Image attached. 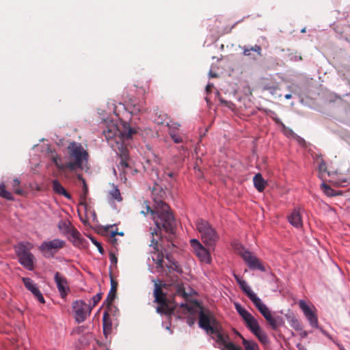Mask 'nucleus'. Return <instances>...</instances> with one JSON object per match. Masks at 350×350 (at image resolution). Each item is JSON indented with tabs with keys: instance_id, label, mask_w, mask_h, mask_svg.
<instances>
[{
	"instance_id": "obj_1",
	"label": "nucleus",
	"mask_w": 350,
	"mask_h": 350,
	"mask_svg": "<svg viewBox=\"0 0 350 350\" xmlns=\"http://www.w3.org/2000/svg\"><path fill=\"white\" fill-rule=\"evenodd\" d=\"M135 133H137V130L135 128L131 127L126 123L123 124L122 130H120L116 125L112 124L108 126L106 130L103 131V135L105 138L120 158V161L118 167L119 170L122 171L129 167L127 162L129 151L126 147V140L131 139Z\"/></svg>"
},
{
	"instance_id": "obj_2",
	"label": "nucleus",
	"mask_w": 350,
	"mask_h": 350,
	"mask_svg": "<svg viewBox=\"0 0 350 350\" xmlns=\"http://www.w3.org/2000/svg\"><path fill=\"white\" fill-rule=\"evenodd\" d=\"M142 207L144 208L140 212L142 214L146 215L150 213L153 215L157 229L152 232V236L154 234L158 235V232L161 228L170 234L175 232L176 223L168 204L161 200L156 202V206L153 210L150 208L148 202L144 201Z\"/></svg>"
},
{
	"instance_id": "obj_3",
	"label": "nucleus",
	"mask_w": 350,
	"mask_h": 350,
	"mask_svg": "<svg viewBox=\"0 0 350 350\" xmlns=\"http://www.w3.org/2000/svg\"><path fill=\"white\" fill-rule=\"evenodd\" d=\"M68 153L70 161L66 163L69 172H75L77 169L83 170L88 163L89 154L82 145L77 142H71L68 146Z\"/></svg>"
},
{
	"instance_id": "obj_4",
	"label": "nucleus",
	"mask_w": 350,
	"mask_h": 350,
	"mask_svg": "<svg viewBox=\"0 0 350 350\" xmlns=\"http://www.w3.org/2000/svg\"><path fill=\"white\" fill-rule=\"evenodd\" d=\"M241 289L247 295L250 299L252 301L255 307L264 317L267 323L273 329H277L278 324L276 319L272 316L269 308L261 301V299L255 294L250 287L247 284L245 280L239 282Z\"/></svg>"
},
{
	"instance_id": "obj_5",
	"label": "nucleus",
	"mask_w": 350,
	"mask_h": 350,
	"mask_svg": "<svg viewBox=\"0 0 350 350\" xmlns=\"http://www.w3.org/2000/svg\"><path fill=\"white\" fill-rule=\"evenodd\" d=\"M154 302L158 304L156 308L157 313L172 315L176 308L175 304L167 298L166 295L163 292L161 286L155 282L154 290Z\"/></svg>"
},
{
	"instance_id": "obj_6",
	"label": "nucleus",
	"mask_w": 350,
	"mask_h": 350,
	"mask_svg": "<svg viewBox=\"0 0 350 350\" xmlns=\"http://www.w3.org/2000/svg\"><path fill=\"white\" fill-rule=\"evenodd\" d=\"M196 226L203 243L208 247L215 245L219 238L215 228L207 221L202 219H197Z\"/></svg>"
},
{
	"instance_id": "obj_7",
	"label": "nucleus",
	"mask_w": 350,
	"mask_h": 350,
	"mask_svg": "<svg viewBox=\"0 0 350 350\" xmlns=\"http://www.w3.org/2000/svg\"><path fill=\"white\" fill-rule=\"evenodd\" d=\"M33 245L31 243H19L14 246L19 262L27 270L34 268V256L30 252Z\"/></svg>"
},
{
	"instance_id": "obj_8",
	"label": "nucleus",
	"mask_w": 350,
	"mask_h": 350,
	"mask_svg": "<svg viewBox=\"0 0 350 350\" xmlns=\"http://www.w3.org/2000/svg\"><path fill=\"white\" fill-rule=\"evenodd\" d=\"M199 312V326L204 329L208 334L217 332L218 323L213 313L203 307H200Z\"/></svg>"
},
{
	"instance_id": "obj_9",
	"label": "nucleus",
	"mask_w": 350,
	"mask_h": 350,
	"mask_svg": "<svg viewBox=\"0 0 350 350\" xmlns=\"http://www.w3.org/2000/svg\"><path fill=\"white\" fill-rule=\"evenodd\" d=\"M65 244L64 241L55 239L42 242L38 249L45 258H49L53 257L60 249L65 246Z\"/></svg>"
},
{
	"instance_id": "obj_10",
	"label": "nucleus",
	"mask_w": 350,
	"mask_h": 350,
	"mask_svg": "<svg viewBox=\"0 0 350 350\" xmlns=\"http://www.w3.org/2000/svg\"><path fill=\"white\" fill-rule=\"evenodd\" d=\"M165 258L169 262L168 264H165L167 269H165L163 265V256L162 254H161L158 253L156 258H152L153 261L156 264V269L157 271L165 273L166 275H167L168 273H170L172 271H180V269L178 268L177 262L172 260V256L170 255L167 254Z\"/></svg>"
},
{
	"instance_id": "obj_11",
	"label": "nucleus",
	"mask_w": 350,
	"mask_h": 350,
	"mask_svg": "<svg viewBox=\"0 0 350 350\" xmlns=\"http://www.w3.org/2000/svg\"><path fill=\"white\" fill-rule=\"evenodd\" d=\"M234 307L239 314L243 319L246 327L252 332L258 331L260 327L258 321L247 310L239 303H234Z\"/></svg>"
},
{
	"instance_id": "obj_12",
	"label": "nucleus",
	"mask_w": 350,
	"mask_h": 350,
	"mask_svg": "<svg viewBox=\"0 0 350 350\" xmlns=\"http://www.w3.org/2000/svg\"><path fill=\"white\" fill-rule=\"evenodd\" d=\"M72 308L75 313V319L78 323L83 322L90 315L92 309V307L81 300L73 302Z\"/></svg>"
},
{
	"instance_id": "obj_13",
	"label": "nucleus",
	"mask_w": 350,
	"mask_h": 350,
	"mask_svg": "<svg viewBox=\"0 0 350 350\" xmlns=\"http://www.w3.org/2000/svg\"><path fill=\"white\" fill-rule=\"evenodd\" d=\"M191 246L196 256L199 260L204 263L209 264L211 262V257L209 252L196 239L190 241Z\"/></svg>"
},
{
	"instance_id": "obj_14",
	"label": "nucleus",
	"mask_w": 350,
	"mask_h": 350,
	"mask_svg": "<svg viewBox=\"0 0 350 350\" xmlns=\"http://www.w3.org/2000/svg\"><path fill=\"white\" fill-rule=\"evenodd\" d=\"M241 257L245 261L251 269H258L265 271V269L258 258L254 256L250 251L245 250L241 252Z\"/></svg>"
},
{
	"instance_id": "obj_15",
	"label": "nucleus",
	"mask_w": 350,
	"mask_h": 350,
	"mask_svg": "<svg viewBox=\"0 0 350 350\" xmlns=\"http://www.w3.org/2000/svg\"><path fill=\"white\" fill-rule=\"evenodd\" d=\"M22 280L25 288L29 290L41 304H44V298L34 282L29 278H23Z\"/></svg>"
},
{
	"instance_id": "obj_16",
	"label": "nucleus",
	"mask_w": 350,
	"mask_h": 350,
	"mask_svg": "<svg viewBox=\"0 0 350 350\" xmlns=\"http://www.w3.org/2000/svg\"><path fill=\"white\" fill-rule=\"evenodd\" d=\"M299 308L302 310L304 315L312 327H317L318 323L317 317L312 309L307 305L304 300L299 301Z\"/></svg>"
},
{
	"instance_id": "obj_17",
	"label": "nucleus",
	"mask_w": 350,
	"mask_h": 350,
	"mask_svg": "<svg viewBox=\"0 0 350 350\" xmlns=\"http://www.w3.org/2000/svg\"><path fill=\"white\" fill-rule=\"evenodd\" d=\"M54 279L61 297L62 298H64L67 295V291L68 290V282L66 278L64 276H63L60 273L56 272L55 274Z\"/></svg>"
},
{
	"instance_id": "obj_18",
	"label": "nucleus",
	"mask_w": 350,
	"mask_h": 350,
	"mask_svg": "<svg viewBox=\"0 0 350 350\" xmlns=\"http://www.w3.org/2000/svg\"><path fill=\"white\" fill-rule=\"evenodd\" d=\"M217 336V342L227 350H242L240 347L236 346L234 343L228 341V337L224 336L217 329V333H214Z\"/></svg>"
},
{
	"instance_id": "obj_19",
	"label": "nucleus",
	"mask_w": 350,
	"mask_h": 350,
	"mask_svg": "<svg viewBox=\"0 0 350 350\" xmlns=\"http://www.w3.org/2000/svg\"><path fill=\"white\" fill-rule=\"evenodd\" d=\"M58 228L64 232L70 233L74 239H79L80 233L75 228L71 227L68 222L60 221L58 224Z\"/></svg>"
},
{
	"instance_id": "obj_20",
	"label": "nucleus",
	"mask_w": 350,
	"mask_h": 350,
	"mask_svg": "<svg viewBox=\"0 0 350 350\" xmlns=\"http://www.w3.org/2000/svg\"><path fill=\"white\" fill-rule=\"evenodd\" d=\"M117 288L118 282L113 278H111V288L106 299L104 301V304H106L108 307L112 304L113 300L116 298Z\"/></svg>"
},
{
	"instance_id": "obj_21",
	"label": "nucleus",
	"mask_w": 350,
	"mask_h": 350,
	"mask_svg": "<svg viewBox=\"0 0 350 350\" xmlns=\"http://www.w3.org/2000/svg\"><path fill=\"white\" fill-rule=\"evenodd\" d=\"M289 223L296 227L301 228L302 226V219L300 213L298 210L294 209L291 214L288 217Z\"/></svg>"
},
{
	"instance_id": "obj_22",
	"label": "nucleus",
	"mask_w": 350,
	"mask_h": 350,
	"mask_svg": "<svg viewBox=\"0 0 350 350\" xmlns=\"http://www.w3.org/2000/svg\"><path fill=\"white\" fill-rule=\"evenodd\" d=\"M52 188L54 192L57 194L63 196L67 199L71 198L70 194L64 189L57 180H53L52 181Z\"/></svg>"
},
{
	"instance_id": "obj_23",
	"label": "nucleus",
	"mask_w": 350,
	"mask_h": 350,
	"mask_svg": "<svg viewBox=\"0 0 350 350\" xmlns=\"http://www.w3.org/2000/svg\"><path fill=\"white\" fill-rule=\"evenodd\" d=\"M253 182L255 188L259 191L262 192L265 189V187L267 185V182L265 180L262 178V176L261 174L258 173L256 174L254 178Z\"/></svg>"
},
{
	"instance_id": "obj_24",
	"label": "nucleus",
	"mask_w": 350,
	"mask_h": 350,
	"mask_svg": "<svg viewBox=\"0 0 350 350\" xmlns=\"http://www.w3.org/2000/svg\"><path fill=\"white\" fill-rule=\"evenodd\" d=\"M103 332L105 335L111 332V321L110 319V315L107 311H105L103 315Z\"/></svg>"
},
{
	"instance_id": "obj_25",
	"label": "nucleus",
	"mask_w": 350,
	"mask_h": 350,
	"mask_svg": "<svg viewBox=\"0 0 350 350\" xmlns=\"http://www.w3.org/2000/svg\"><path fill=\"white\" fill-rule=\"evenodd\" d=\"M242 339V344L245 350H259L258 345L254 340H247L241 335H239Z\"/></svg>"
},
{
	"instance_id": "obj_26",
	"label": "nucleus",
	"mask_w": 350,
	"mask_h": 350,
	"mask_svg": "<svg viewBox=\"0 0 350 350\" xmlns=\"http://www.w3.org/2000/svg\"><path fill=\"white\" fill-rule=\"evenodd\" d=\"M243 55L245 56H250L251 55V51L256 52L258 56H261V47L259 45H254L253 46H243Z\"/></svg>"
},
{
	"instance_id": "obj_27",
	"label": "nucleus",
	"mask_w": 350,
	"mask_h": 350,
	"mask_svg": "<svg viewBox=\"0 0 350 350\" xmlns=\"http://www.w3.org/2000/svg\"><path fill=\"white\" fill-rule=\"evenodd\" d=\"M88 193V185L85 183V180H83L82 192L80 195V198H81L80 205L83 206L85 207H86V206H87L85 199H86V196H87Z\"/></svg>"
},
{
	"instance_id": "obj_28",
	"label": "nucleus",
	"mask_w": 350,
	"mask_h": 350,
	"mask_svg": "<svg viewBox=\"0 0 350 350\" xmlns=\"http://www.w3.org/2000/svg\"><path fill=\"white\" fill-rule=\"evenodd\" d=\"M0 196L8 200H14L12 193L5 189V185L3 183H0Z\"/></svg>"
},
{
	"instance_id": "obj_29",
	"label": "nucleus",
	"mask_w": 350,
	"mask_h": 350,
	"mask_svg": "<svg viewBox=\"0 0 350 350\" xmlns=\"http://www.w3.org/2000/svg\"><path fill=\"white\" fill-rule=\"evenodd\" d=\"M321 187L324 193L327 196L332 197L338 195V193L333 189H332L329 185L325 183H323Z\"/></svg>"
},
{
	"instance_id": "obj_30",
	"label": "nucleus",
	"mask_w": 350,
	"mask_h": 350,
	"mask_svg": "<svg viewBox=\"0 0 350 350\" xmlns=\"http://www.w3.org/2000/svg\"><path fill=\"white\" fill-rule=\"evenodd\" d=\"M258 339L262 343V344H267L269 342V339L266 334H265L260 327L258 329V331H256L253 333Z\"/></svg>"
},
{
	"instance_id": "obj_31",
	"label": "nucleus",
	"mask_w": 350,
	"mask_h": 350,
	"mask_svg": "<svg viewBox=\"0 0 350 350\" xmlns=\"http://www.w3.org/2000/svg\"><path fill=\"white\" fill-rule=\"evenodd\" d=\"M60 160V157L58 156L53 157L52 161L57 167V169L60 171L65 172L67 170L66 163H60L59 161Z\"/></svg>"
},
{
	"instance_id": "obj_32",
	"label": "nucleus",
	"mask_w": 350,
	"mask_h": 350,
	"mask_svg": "<svg viewBox=\"0 0 350 350\" xmlns=\"http://www.w3.org/2000/svg\"><path fill=\"white\" fill-rule=\"evenodd\" d=\"M109 194L111 197V199L116 200L118 202H120L122 200L120 192L117 187L114 186L112 190L109 192Z\"/></svg>"
},
{
	"instance_id": "obj_33",
	"label": "nucleus",
	"mask_w": 350,
	"mask_h": 350,
	"mask_svg": "<svg viewBox=\"0 0 350 350\" xmlns=\"http://www.w3.org/2000/svg\"><path fill=\"white\" fill-rule=\"evenodd\" d=\"M20 180L18 178H14L13 180L12 187L14 189V192L20 196H23L25 192L23 189L19 188Z\"/></svg>"
},
{
	"instance_id": "obj_34",
	"label": "nucleus",
	"mask_w": 350,
	"mask_h": 350,
	"mask_svg": "<svg viewBox=\"0 0 350 350\" xmlns=\"http://www.w3.org/2000/svg\"><path fill=\"white\" fill-rule=\"evenodd\" d=\"M169 134L176 144L183 142V138L178 135L174 131H170Z\"/></svg>"
},
{
	"instance_id": "obj_35",
	"label": "nucleus",
	"mask_w": 350,
	"mask_h": 350,
	"mask_svg": "<svg viewBox=\"0 0 350 350\" xmlns=\"http://www.w3.org/2000/svg\"><path fill=\"white\" fill-rule=\"evenodd\" d=\"M176 295L180 296L182 297H187V295L185 291L184 287L182 285H178L176 288Z\"/></svg>"
},
{
	"instance_id": "obj_36",
	"label": "nucleus",
	"mask_w": 350,
	"mask_h": 350,
	"mask_svg": "<svg viewBox=\"0 0 350 350\" xmlns=\"http://www.w3.org/2000/svg\"><path fill=\"white\" fill-rule=\"evenodd\" d=\"M102 298V293H97L96 295H94L92 299V306L91 307H94L101 299Z\"/></svg>"
},
{
	"instance_id": "obj_37",
	"label": "nucleus",
	"mask_w": 350,
	"mask_h": 350,
	"mask_svg": "<svg viewBox=\"0 0 350 350\" xmlns=\"http://www.w3.org/2000/svg\"><path fill=\"white\" fill-rule=\"evenodd\" d=\"M273 113L274 114V116H271V118L273 119V120L276 124H278L280 125V126L282 127V129H283L284 130H286V126L284 125V124L281 121V120H280V118H278L277 117V116L275 114V113Z\"/></svg>"
},
{
	"instance_id": "obj_38",
	"label": "nucleus",
	"mask_w": 350,
	"mask_h": 350,
	"mask_svg": "<svg viewBox=\"0 0 350 350\" xmlns=\"http://www.w3.org/2000/svg\"><path fill=\"white\" fill-rule=\"evenodd\" d=\"M109 260L111 262V265L116 267L118 262V258L116 254L113 252L109 253Z\"/></svg>"
},
{
	"instance_id": "obj_39",
	"label": "nucleus",
	"mask_w": 350,
	"mask_h": 350,
	"mask_svg": "<svg viewBox=\"0 0 350 350\" xmlns=\"http://www.w3.org/2000/svg\"><path fill=\"white\" fill-rule=\"evenodd\" d=\"M92 243L97 247L98 252L100 254H103L104 249L103 248L101 243H100L98 241H97L96 240L93 239H92Z\"/></svg>"
},
{
	"instance_id": "obj_40",
	"label": "nucleus",
	"mask_w": 350,
	"mask_h": 350,
	"mask_svg": "<svg viewBox=\"0 0 350 350\" xmlns=\"http://www.w3.org/2000/svg\"><path fill=\"white\" fill-rule=\"evenodd\" d=\"M167 126H169L170 131H174L178 130L179 127L180 126V124L178 123H173L171 125L169 124V123H167Z\"/></svg>"
},
{
	"instance_id": "obj_41",
	"label": "nucleus",
	"mask_w": 350,
	"mask_h": 350,
	"mask_svg": "<svg viewBox=\"0 0 350 350\" xmlns=\"http://www.w3.org/2000/svg\"><path fill=\"white\" fill-rule=\"evenodd\" d=\"M117 234H119V235H121L122 236L124 234L123 232H111V241L113 243H115L116 241V239L115 238V237L117 235Z\"/></svg>"
},
{
	"instance_id": "obj_42",
	"label": "nucleus",
	"mask_w": 350,
	"mask_h": 350,
	"mask_svg": "<svg viewBox=\"0 0 350 350\" xmlns=\"http://www.w3.org/2000/svg\"><path fill=\"white\" fill-rule=\"evenodd\" d=\"M213 88V83H208L206 86V92L207 94L210 93L211 92L212 88Z\"/></svg>"
},
{
	"instance_id": "obj_43",
	"label": "nucleus",
	"mask_w": 350,
	"mask_h": 350,
	"mask_svg": "<svg viewBox=\"0 0 350 350\" xmlns=\"http://www.w3.org/2000/svg\"><path fill=\"white\" fill-rule=\"evenodd\" d=\"M164 176H167L169 178H173L174 176V174L172 172H165Z\"/></svg>"
},
{
	"instance_id": "obj_44",
	"label": "nucleus",
	"mask_w": 350,
	"mask_h": 350,
	"mask_svg": "<svg viewBox=\"0 0 350 350\" xmlns=\"http://www.w3.org/2000/svg\"><path fill=\"white\" fill-rule=\"evenodd\" d=\"M150 245H153L154 248H156V246H157V241H156L154 238L152 239V243Z\"/></svg>"
},
{
	"instance_id": "obj_45",
	"label": "nucleus",
	"mask_w": 350,
	"mask_h": 350,
	"mask_svg": "<svg viewBox=\"0 0 350 350\" xmlns=\"http://www.w3.org/2000/svg\"><path fill=\"white\" fill-rule=\"evenodd\" d=\"M234 278H235L237 282H238V284H239V282H242L243 280L237 275H234Z\"/></svg>"
},
{
	"instance_id": "obj_46",
	"label": "nucleus",
	"mask_w": 350,
	"mask_h": 350,
	"mask_svg": "<svg viewBox=\"0 0 350 350\" xmlns=\"http://www.w3.org/2000/svg\"><path fill=\"white\" fill-rule=\"evenodd\" d=\"M194 323V320L192 319H189L187 320V323L189 325H192Z\"/></svg>"
},
{
	"instance_id": "obj_47",
	"label": "nucleus",
	"mask_w": 350,
	"mask_h": 350,
	"mask_svg": "<svg viewBox=\"0 0 350 350\" xmlns=\"http://www.w3.org/2000/svg\"><path fill=\"white\" fill-rule=\"evenodd\" d=\"M163 118H164V119H163V118H162L161 121H158V123L163 124V123H164V122L165 121V118H167V116H166V115H164V116H163Z\"/></svg>"
},
{
	"instance_id": "obj_48",
	"label": "nucleus",
	"mask_w": 350,
	"mask_h": 350,
	"mask_svg": "<svg viewBox=\"0 0 350 350\" xmlns=\"http://www.w3.org/2000/svg\"><path fill=\"white\" fill-rule=\"evenodd\" d=\"M77 178H78L79 180H81L82 183H83V180H85V179L83 178V176H82V175H81V174H78V175H77Z\"/></svg>"
},
{
	"instance_id": "obj_49",
	"label": "nucleus",
	"mask_w": 350,
	"mask_h": 350,
	"mask_svg": "<svg viewBox=\"0 0 350 350\" xmlns=\"http://www.w3.org/2000/svg\"><path fill=\"white\" fill-rule=\"evenodd\" d=\"M284 98H285L286 99H290V98H292V95H291V94H286V95L284 96Z\"/></svg>"
},
{
	"instance_id": "obj_50",
	"label": "nucleus",
	"mask_w": 350,
	"mask_h": 350,
	"mask_svg": "<svg viewBox=\"0 0 350 350\" xmlns=\"http://www.w3.org/2000/svg\"><path fill=\"white\" fill-rule=\"evenodd\" d=\"M135 109L134 110H135V111L141 112V111H143V110H142V109H140L139 107H135Z\"/></svg>"
},
{
	"instance_id": "obj_51",
	"label": "nucleus",
	"mask_w": 350,
	"mask_h": 350,
	"mask_svg": "<svg viewBox=\"0 0 350 350\" xmlns=\"http://www.w3.org/2000/svg\"><path fill=\"white\" fill-rule=\"evenodd\" d=\"M209 75H210V77H217V75H216V74H213V73H212L211 72H210V74H209Z\"/></svg>"
},
{
	"instance_id": "obj_52",
	"label": "nucleus",
	"mask_w": 350,
	"mask_h": 350,
	"mask_svg": "<svg viewBox=\"0 0 350 350\" xmlns=\"http://www.w3.org/2000/svg\"><path fill=\"white\" fill-rule=\"evenodd\" d=\"M181 307H184V308H187L188 310H189L187 306V304H181Z\"/></svg>"
},
{
	"instance_id": "obj_53",
	"label": "nucleus",
	"mask_w": 350,
	"mask_h": 350,
	"mask_svg": "<svg viewBox=\"0 0 350 350\" xmlns=\"http://www.w3.org/2000/svg\"><path fill=\"white\" fill-rule=\"evenodd\" d=\"M306 335H307V334H306V332H304L302 334V336H306Z\"/></svg>"
},
{
	"instance_id": "obj_54",
	"label": "nucleus",
	"mask_w": 350,
	"mask_h": 350,
	"mask_svg": "<svg viewBox=\"0 0 350 350\" xmlns=\"http://www.w3.org/2000/svg\"><path fill=\"white\" fill-rule=\"evenodd\" d=\"M298 59H299V60H300V61H301V60H302V57H301V56H299V57H298Z\"/></svg>"
},
{
	"instance_id": "obj_55",
	"label": "nucleus",
	"mask_w": 350,
	"mask_h": 350,
	"mask_svg": "<svg viewBox=\"0 0 350 350\" xmlns=\"http://www.w3.org/2000/svg\"><path fill=\"white\" fill-rule=\"evenodd\" d=\"M206 100L207 103L209 101L208 98H206Z\"/></svg>"
}]
</instances>
